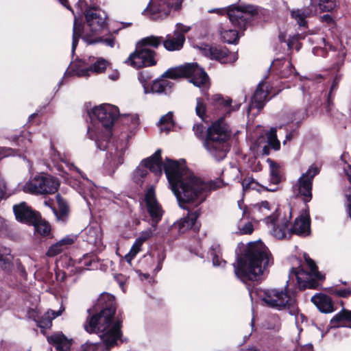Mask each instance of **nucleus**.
<instances>
[{
    "mask_svg": "<svg viewBox=\"0 0 351 351\" xmlns=\"http://www.w3.org/2000/svg\"><path fill=\"white\" fill-rule=\"evenodd\" d=\"M163 167L178 202L199 204L206 199L210 191L217 188L215 183H206L195 176L186 167L184 160L167 159Z\"/></svg>",
    "mask_w": 351,
    "mask_h": 351,
    "instance_id": "obj_1",
    "label": "nucleus"
},
{
    "mask_svg": "<svg viewBox=\"0 0 351 351\" xmlns=\"http://www.w3.org/2000/svg\"><path fill=\"white\" fill-rule=\"evenodd\" d=\"M114 298L104 293L97 304L88 310L89 315L84 324V329L88 333H96L107 348L114 346L121 341L122 321L115 317Z\"/></svg>",
    "mask_w": 351,
    "mask_h": 351,
    "instance_id": "obj_2",
    "label": "nucleus"
},
{
    "mask_svg": "<svg viewBox=\"0 0 351 351\" xmlns=\"http://www.w3.org/2000/svg\"><path fill=\"white\" fill-rule=\"evenodd\" d=\"M272 264L267 247L261 241L247 244L237 262L233 264L234 274L241 281L258 280L267 267Z\"/></svg>",
    "mask_w": 351,
    "mask_h": 351,
    "instance_id": "obj_3",
    "label": "nucleus"
},
{
    "mask_svg": "<svg viewBox=\"0 0 351 351\" xmlns=\"http://www.w3.org/2000/svg\"><path fill=\"white\" fill-rule=\"evenodd\" d=\"M292 218L291 208L288 206L283 213L273 215L266 218V225L271 234L276 239H282L295 234L307 236L311 232V220L308 215L304 213L297 217L293 225H290Z\"/></svg>",
    "mask_w": 351,
    "mask_h": 351,
    "instance_id": "obj_4",
    "label": "nucleus"
},
{
    "mask_svg": "<svg viewBox=\"0 0 351 351\" xmlns=\"http://www.w3.org/2000/svg\"><path fill=\"white\" fill-rule=\"evenodd\" d=\"M230 135L229 126L221 118L208 128L204 147L216 160H221L229 151L228 140Z\"/></svg>",
    "mask_w": 351,
    "mask_h": 351,
    "instance_id": "obj_5",
    "label": "nucleus"
},
{
    "mask_svg": "<svg viewBox=\"0 0 351 351\" xmlns=\"http://www.w3.org/2000/svg\"><path fill=\"white\" fill-rule=\"evenodd\" d=\"M162 77L169 79L189 77V82L194 86L208 89L210 86L209 78L206 73L196 63H188L185 65L167 70Z\"/></svg>",
    "mask_w": 351,
    "mask_h": 351,
    "instance_id": "obj_6",
    "label": "nucleus"
},
{
    "mask_svg": "<svg viewBox=\"0 0 351 351\" xmlns=\"http://www.w3.org/2000/svg\"><path fill=\"white\" fill-rule=\"evenodd\" d=\"M209 13L218 15L228 14L230 21L239 29H245L250 23L252 18L258 14L257 8L252 5L236 6L229 5L227 8H214L208 10Z\"/></svg>",
    "mask_w": 351,
    "mask_h": 351,
    "instance_id": "obj_7",
    "label": "nucleus"
},
{
    "mask_svg": "<svg viewBox=\"0 0 351 351\" xmlns=\"http://www.w3.org/2000/svg\"><path fill=\"white\" fill-rule=\"evenodd\" d=\"M57 178L45 173H40L30 178L21 189L26 193L32 195H49L55 193L59 187Z\"/></svg>",
    "mask_w": 351,
    "mask_h": 351,
    "instance_id": "obj_8",
    "label": "nucleus"
},
{
    "mask_svg": "<svg viewBox=\"0 0 351 351\" xmlns=\"http://www.w3.org/2000/svg\"><path fill=\"white\" fill-rule=\"evenodd\" d=\"M184 0H150L143 14L154 20H162L173 16L181 10Z\"/></svg>",
    "mask_w": 351,
    "mask_h": 351,
    "instance_id": "obj_9",
    "label": "nucleus"
},
{
    "mask_svg": "<svg viewBox=\"0 0 351 351\" xmlns=\"http://www.w3.org/2000/svg\"><path fill=\"white\" fill-rule=\"evenodd\" d=\"M304 258L310 271L308 272L303 269L293 270L291 276L292 278L295 277L300 287L314 289L318 285L315 279L323 280L324 276L317 271L315 263L311 258L305 256Z\"/></svg>",
    "mask_w": 351,
    "mask_h": 351,
    "instance_id": "obj_10",
    "label": "nucleus"
},
{
    "mask_svg": "<svg viewBox=\"0 0 351 351\" xmlns=\"http://www.w3.org/2000/svg\"><path fill=\"white\" fill-rule=\"evenodd\" d=\"M86 25L93 35L101 33L107 27V14L99 7L87 8L84 11Z\"/></svg>",
    "mask_w": 351,
    "mask_h": 351,
    "instance_id": "obj_11",
    "label": "nucleus"
},
{
    "mask_svg": "<svg viewBox=\"0 0 351 351\" xmlns=\"http://www.w3.org/2000/svg\"><path fill=\"white\" fill-rule=\"evenodd\" d=\"M256 294L267 305L279 309L285 307L290 300L289 295L283 289H258Z\"/></svg>",
    "mask_w": 351,
    "mask_h": 351,
    "instance_id": "obj_12",
    "label": "nucleus"
},
{
    "mask_svg": "<svg viewBox=\"0 0 351 351\" xmlns=\"http://www.w3.org/2000/svg\"><path fill=\"white\" fill-rule=\"evenodd\" d=\"M317 173L318 169L315 166H311L306 172L302 174L293 186L294 193L302 197L305 202H308L312 198V181Z\"/></svg>",
    "mask_w": 351,
    "mask_h": 351,
    "instance_id": "obj_13",
    "label": "nucleus"
},
{
    "mask_svg": "<svg viewBox=\"0 0 351 351\" xmlns=\"http://www.w3.org/2000/svg\"><path fill=\"white\" fill-rule=\"evenodd\" d=\"M156 53L150 49H145L136 46V50L132 53L125 61L126 64L134 68H141L156 64L155 59Z\"/></svg>",
    "mask_w": 351,
    "mask_h": 351,
    "instance_id": "obj_14",
    "label": "nucleus"
},
{
    "mask_svg": "<svg viewBox=\"0 0 351 351\" xmlns=\"http://www.w3.org/2000/svg\"><path fill=\"white\" fill-rule=\"evenodd\" d=\"M92 114L106 128L108 134H109L110 129L118 117L119 110L116 106L110 104H102L95 107L92 110Z\"/></svg>",
    "mask_w": 351,
    "mask_h": 351,
    "instance_id": "obj_15",
    "label": "nucleus"
},
{
    "mask_svg": "<svg viewBox=\"0 0 351 351\" xmlns=\"http://www.w3.org/2000/svg\"><path fill=\"white\" fill-rule=\"evenodd\" d=\"M155 173L156 176H161L162 173V165L161 162V151L157 150L151 157L143 160L134 172L136 179L145 177L148 173L147 169Z\"/></svg>",
    "mask_w": 351,
    "mask_h": 351,
    "instance_id": "obj_16",
    "label": "nucleus"
},
{
    "mask_svg": "<svg viewBox=\"0 0 351 351\" xmlns=\"http://www.w3.org/2000/svg\"><path fill=\"white\" fill-rule=\"evenodd\" d=\"M199 49L206 56L219 60L222 63L234 62L237 60L236 56L228 54V51L226 48L202 45L199 47Z\"/></svg>",
    "mask_w": 351,
    "mask_h": 351,
    "instance_id": "obj_17",
    "label": "nucleus"
},
{
    "mask_svg": "<svg viewBox=\"0 0 351 351\" xmlns=\"http://www.w3.org/2000/svg\"><path fill=\"white\" fill-rule=\"evenodd\" d=\"M145 201L147 210L152 218V223L157 224L162 217L163 210L156 198L155 192L152 188L149 189L145 194Z\"/></svg>",
    "mask_w": 351,
    "mask_h": 351,
    "instance_id": "obj_18",
    "label": "nucleus"
},
{
    "mask_svg": "<svg viewBox=\"0 0 351 351\" xmlns=\"http://www.w3.org/2000/svg\"><path fill=\"white\" fill-rule=\"evenodd\" d=\"M95 59L94 57H93V60L90 58V62H93L90 66L85 68H81L80 66H77L75 71L76 75L78 77H88L91 73L99 74L104 73L109 65V62L102 58H97L95 60Z\"/></svg>",
    "mask_w": 351,
    "mask_h": 351,
    "instance_id": "obj_19",
    "label": "nucleus"
},
{
    "mask_svg": "<svg viewBox=\"0 0 351 351\" xmlns=\"http://www.w3.org/2000/svg\"><path fill=\"white\" fill-rule=\"evenodd\" d=\"M13 211L16 219L19 221L28 224L34 222L38 215L25 202L15 204L13 206Z\"/></svg>",
    "mask_w": 351,
    "mask_h": 351,
    "instance_id": "obj_20",
    "label": "nucleus"
},
{
    "mask_svg": "<svg viewBox=\"0 0 351 351\" xmlns=\"http://www.w3.org/2000/svg\"><path fill=\"white\" fill-rule=\"evenodd\" d=\"M47 341L52 345L54 351H74L72 348V340L62 333H54L47 337Z\"/></svg>",
    "mask_w": 351,
    "mask_h": 351,
    "instance_id": "obj_21",
    "label": "nucleus"
},
{
    "mask_svg": "<svg viewBox=\"0 0 351 351\" xmlns=\"http://www.w3.org/2000/svg\"><path fill=\"white\" fill-rule=\"evenodd\" d=\"M315 12L316 8L311 3L308 7L293 10L291 12V16L299 26L306 27L307 24L306 19L313 16Z\"/></svg>",
    "mask_w": 351,
    "mask_h": 351,
    "instance_id": "obj_22",
    "label": "nucleus"
},
{
    "mask_svg": "<svg viewBox=\"0 0 351 351\" xmlns=\"http://www.w3.org/2000/svg\"><path fill=\"white\" fill-rule=\"evenodd\" d=\"M253 213L254 217H259L262 215L266 216L264 219L265 223H266V218L270 215H278L279 213H283L281 210L277 209L273 204L271 205L267 201H263L260 204H257L254 206Z\"/></svg>",
    "mask_w": 351,
    "mask_h": 351,
    "instance_id": "obj_23",
    "label": "nucleus"
},
{
    "mask_svg": "<svg viewBox=\"0 0 351 351\" xmlns=\"http://www.w3.org/2000/svg\"><path fill=\"white\" fill-rule=\"evenodd\" d=\"M311 302L323 313L333 311V304L330 297L322 293L315 294L311 298Z\"/></svg>",
    "mask_w": 351,
    "mask_h": 351,
    "instance_id": "obj_24",
    "label": "nucleus"
},
{
    "mask_svg": "<svg viewBox=\"0 0 351 351\" xmlns=\"http://www.w3.org/2000/svg\"><path fill=\"white\" fill-rule=\"evenodd\" d=\"M198 216L199 215L197 212H195L189 214L186 217L178 221L176 226H178L179 231L180 232H184L190 228H194V230H197L199 229V226L196 224V220Z\"/></svg>",
    "mask_w": 351,
    "mask_h": 351,
    "instance_id": "obj_25",
    "label": "nucleus"
},
{
    "mask_svg": "<svg viewBox=\"0 0 351 351\" xmlns=\"http://www.w3.org/2000/svg\"><path fill=\"white\" fill-rule=\"evenodd\" d=\"M330 323L332 327L347 326L351 328V311L342 309L332 318Z\"/></svg>",
    "mask_w": 351,
    "mask_h": 351,
    "instance_id": "obj_26",
    "label": "nucleus"
},
{
    "mask_svg": "<svg viewBox=\"0 0 351 351\" xmlns=\"http://www.w3.org/2000/svg\"><path fill=\"white\" fill-rule=\"evenodd\" d=\"M173 84L166 77L155 80L151 87L152 92L168 94L171 92Z\"/></svg>",
    "mask_w": 351,
    "mask_h": 351,
    "instance_id": "obj_27",
    "label": "nucleus"
},
{
    "mask_svg": "<svg viewBox=\"0 0 351 351\" xmlns=\"http://www.w3.org/2000/svg\"><path fill=\"white\" fill-rule=\"evenodd\" d=\"M185 41V36H171L167 35L165 40H162L163 45L165 48L168 51H176L180 50L182 47Z\"/></svg>",
    "mask_w": 351,
    "mask_h": 351,
    "instance_id": "obj_28",
    "label": "nucleus"
},
{
    "mask_svg": "<svg viewBox=\"0 0 351 351\" xmlns=\"http://www.w3.org/2000/svg\"><path fill=\"white\" fill-rule=\"evenodd\" d=\"M263 86L264 85L259 84L256 90L250 106V109L253 108L261 109L263 107L267 95Z\"/></svg>",
    "mask_w": 351,
    "mask_h": 351,
    "instance_id": "obj_29",
    "label": "nucleus"
},
{
    "mask_svg": "<svg viewBox=\"0 0 351 351\" xmlns=\"http://www.w3.org/2000/svg\"><path fill=\"white\" fill-rule=\"evenodd\" d=\"M221 38L223 42L232 44L238 40V32L237 29H229L225 25H221L219 29Z\"/></svg>",
    "mask_w": 351,
    "mask_h": 351,
    "instance_id": "obj_30",
    "label": "nucleus"
},
{
    "mask_svg": "<svg viewBox=\"0 0 351 351\" xmlns=\"http://www.w3.org/2000/svg\"><path fill=\"white\" fill-rule=\"evenodd\" d=\"M12 255L10 250L0 245V267L5 270H8L12 266Z\"/></svg>",
    "mask_w": 351,
    "mask_h": 351,
    "instance_id": "obj_31",
    "label": "nucleus"
},
{
    "mask_svg": "<svg viewBox=\"0 0 351 351\" xmlns=\"http://www.w3.org/2000/svg\"><path fill=\"white\" fill-rule=\"evenodd\" d=\"M162 42V37L156 36H150L145 38H143L141 40H139L136 45L138 47H143L145 49H149V47L157 48Z\"/></svg>",
    "mask_w": 351,
    "mask_h": 351,
    "instance_id": "obj_32",
    "label": "nucleus"
},
{
    "mask_svg": "<svg viewBox=\"0 0 351 351\" xmlns=\"http://www.w3.org/2000/svg\"><path fill=\"white\" fill-rule=\"evenodd\" d=\"M30 224L34 226L35 232L40 235L45 236L49 234L51 232L49 224L47 221L41 219L38 214L36 217L35 221L32 222Z\"/></svg>",
    "mask_w": 351,
    "mask_h": 351,
    "instance_id": "obj_33",
    "label": "nucleus"
},
{
    "mask_svg": "<svg viewBox=\"0 0 351 351\" xmlns=\"http://www.w3.org/2000/svg\"><path fill=\"white\" fill-rule=\"evenodd\" d=\"M86 241L93 245H97L101 241V231L98 227H89L85 230Z\"/></svg>",
    "mask_w": 351,
    "mask_h": 351,
    "instance_id": "obj_34",
    "label": "nucleus"
},
{
    "mask_svg": "<svg viewBox=\"0 0 351 351\" xmlns=\"http://www.w3.org/2000/svg\"><path fill=\"white\" fill-rule=\"evenodd\" d=\"M64 308L60 309L58 311L49 310L43 317L42 319L38 322V326L42 328H47L51 326L52 319L59 316Z\"/></svg>",
    "mask_w": 351,
    "mask_h": 351,
    "instance_id": "obj_35",
    "label": "nucleus"
},
{
    "mask_svg": "<svg viewBox=\"0 0 351 351\" xmlns=\"http://www.w3.org/2000/svg\"><path fill=\"white\" fill-rule=\"evenodd\" d=\"M125 149V147L123 146L120 149L117 147L114 152L111 151L109 153V157L110 158V162L113 167H117L123 162Z\"/></svg>",
    "mask_w": 351,
    "mask_h": 351,
    "instance_id": "obj_36",
    "label": "nucleus"
},
{
    "mask_svg": "<svg viewBox=\"0 0 351 351\" xmlns=\"http://www.w3.org/2000/svg\"><path fill=\"white\" fill-rule=\"evenodd\" d=\"M159 126L160 131L165 132H168L173 128V121L172 112H168L160 118Z\"/></svg>",
    "mask_w": 351,
    "mask_h": 351,
    "instance_id": "obj_37",
    "label": "nucleus"
},
{
    "mask_svg": "<svg viewBox=\"0 0 351 351\" xmlns=\"http://www.w3.org/2000/svg\"><path fill=\"white\" fill-rule=\"evenodd\" d=\"M210 254L212 256L213 264L215 267L221 266L223 267L226 265V261L220 257V247L218 245H214L210 250Z\"/></svg>",
    "mask_w": 351,
    "mask_h": 351,
    "instance_id": "obj_38",
    "label": "nucleus"
},
{
    "mask_svg": "<svg viewBox=\"0 0 351 351\" xmlns=\"http://www.w3.org/2000/svg\"><path fill=\"white\" fill-rule=\"evenodd\" d=\"M82 35V25L78 23V19L75 16L73 29V43L72 51L74 52L77 47L79 38Z\"/></svg>",
    "mask_w": 351,
    "mask_h": 351,
    "instance_id": "obj_39",
    "label": "nucleus"
},
{
    "mask_svg": "<svg viewBox=\"0 0 351 351\" xmlns=\"http://www.w3.org/2000/svg\"><path fill=\"white\" fill-rule=\"evenodd\" d=\"M266 135L267 138V143L274 150L280 149V141L277 139L276 129L271 128Z\"/></svg>",
    "mask_w": 351,
    "mask_h": 351,
    "instance_id": "obj_40",
    "label": "nucleus"
},
{
    "mask_svg": "<svg viewBox=\"0 0 351 351\" xmlns=\"http://www.w3.org/2000/svg\"><path fill=\"white\" fill-rule=\"evenodd\" d=\"M156 226L157 224L152 223V226L141 232L140 236L136 239V241L143 245L146 240L152 237L154 232L156 230Z\"/></svg>",
    "mask_w": 351,
    "mask_h": 351,
    "instance_id": "obj_41",
    "label": "nucleus"
},
{
    "mask_svg": "<svg viewBox=\"0 0 351 351\" xmlns=\"http://www.w3.org/2000/svg\"><path fill=\"white\" fill-rule=\"evenodd\" d=\"M212 101H213V104L217 106V107H220V106H223L224 108H229L230 107V104H231V99H229V98H223L221 95H214L213 97H212Z\"/></svg>",
    "mask_w": 351,
    "mask_h": 351,
    "instance_id": "obj_42",
    "label": "nucleus"
},
{
    "mask_svg": "<svg viewBox=\"0 0 351 351\" xmlns=\"http://www.w3.org/2000/svg\"><path fill=\"white\" fill-rule=\"evenodd\" d=\"M84 39L89 44L96 43L99 42H103L106 45L113 47L115 44V40L114 37H110L108 38L103 39L101 37H97L95 39H89L88 35L84 36Z\"/></svg>",
    "mask_w": 351,
    "mask_h": 351,
    "instance_id": "obj_43",
    "label": "nucleus"
},
{
    "mask_svg": "<svg viewBox=\"0 0 351 351\" xmlns=\"http://www.w3.org/2000/svg\"><path fill=\"white\" fill-rule=\"evenodd\" d=\"M267 162H269L270 165V174L272 182L274 183H278L280 180V177L278 165L270 159H267Z\"/></svg>",
    "mask_w": 351,
    "mask_h": 351,
    "instance_id": "obj_44",
    "label": "nucleus"
},
{
    "mask_svg": "<svg viewBox=\"0 0 351 351\" xmlns=\"http://www.w3.org/2000/svg\"><path fill=\"white\" fill-rule=\"evenodd\" d=\"M336 7V0H320L319 8L321 11L330 12Z\"/></svg>",
    "mask_w": 351,
    "mask_h": 351,
    "instance_id": "obj_45",
    "label": "nucleus"
},
{
    "mask_svg": "<svg viewBox=\"0 0 351 351\" xmlns=\"http://www.w3.org/2000/svg\"><path fill=\"white\" fill-rule=\"evenodd\" d=\"M142 245L135 241L134 243L132 246L130 252L125 256V260L128 263H131L132 260L135 256L141 251Z\"/></svg>",
    "mask_w": 351,
    "mask_h": 351,
    "instance_id": "obj_46",
    "label": "nucleus"
},
{
    "mask_svg": "<svg viewBox=\"0 0 351 351\" xmlns=\"http://www.w3.org/2000/svg\"><path fill=\"white\" fill-rule=\"evenodd\" d=\"M191 29V26L186 25L181 23H178L176 25V29L173 32V36H184V34L188 33Z\"/></svg>",
    "mask_w": 351,
    "mask_h": 351,
    "instance_id": "obj_47",
    "label": "nucleus"
},
{
    "mask_svg": "<svg viewBox=\"0 0 351 351\" xmlns=\"http://www.w3.org/2000/svg\"><path fill=\"white\" fill-rule=\"evenodd\" d=\"M102 346L101 343L86 342L82 345L79 351H101Z\"/></svg>",
    "mask_w": 351,
    "mask_h": 351,
    "instance_id": "obj_48",
    "label": "nucleus"
},
{
    "mask_svg": "<svg viewBox=\"0 0 351 351\" xmlns=\"http://www.w3.org/2000/svg\"><path fill=\"white\" fill-rule=\"evenodd\" d=\"M63 251L64 249L61 247L59 243L57 242L56 243L50 246L46 254L47 256L53 257L60 254Z\"/></svg>",
    "mask_w": 351,
    "mask_h": 351,
    "instance_id": "obj_49",
    "label": "nucleus"
},
{
    "mask_svg": "<svg viewBox=\"0 0 351 351\" xmlns=\"http://www.w3.org/2000/svg\"><path fill=\"white\" fill-rule=\"evenodd\" d=\"M196 114L202 119L206 112V105L202 98L197 99V105L195 107Z\"/></svg>",
    "mask_w": 351,
    "mask_h": 351,
    "instance_id": "obj_50",
    "label": "nucleus"
},
{
    "mask_svg": "<svg viewBox=\"0 0 351 351\" xmlns=\"http://www.w3.org/2000/svg\"><path fill=\"white\" fill-rule=\"evenodd\" d=\"M76 239L75 236L68 235L59 241L58 243L64 250H66L69 246L72 245Z\"/></svg>",
    "mask_w": 351,
    "mask_h": 351,
    "instance_id": "obj_51",
    "label": "nucleus"
},
{
    "mask_svg": "<svg viewBox=\"0 0 351 351\" xmlns=\"http://www.w3.org/2000/svg\"><path fill=\"white\" fill-rule=\"evenodd\" d=\"M241 184H242L243 190L245 192L250 189H254L256 186V183H255L254 180L251 178H245L242 181Z\"/></svg>",
    "mask_w": 351,
    "mask_h": 351,
    "instance_id": "obj_52",
    "label": "nucleus"
},
{
    "mask_svg": "<svg viewBox=\"0 0 351 351\" xmlns=\"http://www.w3.org/2000/svg\"><path fill=\"white\" fill-rule=\"evenodd\" d=\"M254 230L253 226L251 222H247L244 225L239 226V231L241 234H251Z\"/></svg>",
    "mask_w": 351,
    "mask_h": 351,
    "instance_id": "obj_53",
    "label": "nucleus"
},
{
    "mask_svg": "<svg viewBox=\"0 0 351 351\" xmlns=\"http://www.w3.org/2000/svg\"><path fill=\"white\" fill-rule=\"evenodd\" d=\"M263 143V138H258L257 141V143H256L257 147H258V149H262L263 154L268 155L269 153V148L265 143Z\"/></svg>",
    "mask_w": 351,
    "mask_h": 351,
    "instance_id": "obj_54",
    "label": "nucleus"
},
{
    "mask_svg": "<svg viewBox=\"0 0 351 351\" xmlns=\"http://www.w3.org/2000/svg\"><path fill=\"white\" fill-rule=\"evenodd\" d=\"M335 294L343 298H346L351 294V290L346 289H336L334 291Z\"/></svg>",
    "mask_w": 351,
    "mask_h": 351,
    "instance_id": "obj_55",
    "label": "nucleus"
},
{
    "mask_svg": "<svg viewBox=\"0 0 351 351\" xmlns=\"http://www.w3.org/2000/svg\"><path fill=\"white\" fill-rule=\"evenodd\" d=\"M193 130L197 137H202L203 136L204 128L202 124L194 125Z\"/></svg>",
    "mask_w": 351,
    "mask_h": 351,
    "instance_id": "obj_56",
    "label": "nucleus"
},
{
    "mask_svg": "<svg viewBox=\"0 0 351 351\" xmlns=\"http://www.w3.org/2000/svg\"><path fill=\"white\" fill-rule=\"evenodd\" d=\"M286 68L288 69V71L286 72L285 71H283L281 73L282 76L283 77H288L291 73H292L293 72V70H294V68L293 67V65L291 64V63L289 61H287L286 62V65H285Z\"/></svg>",
    "mask_w": 351,
    "mask_h": 351,
    "instance_id": "obj_57",
    "label": "nucleus"
},
{
    "mask_svg": "<svg viewBox=\"0 0 351 351\" xmlns=\"http://www.w3.org/2000/svg\"><path fill=\"white\" fill-rule=\"evenodd\" d=\"M313 345L310 344V343L305 344L303 346L298 345L295 348L296 351H313Z\"/></svg>",
    "mask_w": 351,
    "mask_h": 351,
    "instance_id": "obj_58",
    "label": "nucleus"
},
{
    "mask_svg": "<svg viewBox=\"0 0 351 351\" xmlns=\"http://www.w3.org/2000/svg\"><path fill=\"white\" fill-rule=\"evenodd\" d=\"M56 198H57V202L58 203L60 208L63 212H64L66 208V202L64 201V199L60 195H57Z\"/></svg>",
    "mask_w": 351,
    "mask_h": 351,
    "instance_id": "obj_59",
    "label": "nucleus"
},
{
    "mask_svg": "<svg viewBox=\"0 0 351 351\" xmlns=\"http://www.w3.org/2000/svg\"><path fill=\"white\" fill-rule=\"evenodd\" d=\"M5 184L2 178L0 176V199L3 198L5 193Z\"/></svg>",
    "mask_w": 351,
    "mask_h": 351,
    "instance_id": "obj_60",
    "label": "nucleus"
},
{
    "mask_svg": "<svg viewBox=\"0 0 351 351\" xmlns=\"http://www.w3.org/2000/svg\"><path fill=\"white\" fill-rule=\"evenodd\" d=\"M347 200V211L349 217L351 218V194L348 195Z\"/></svg>",
    "mask_w": 351,
    "mask_h": 351,
    "instance_id": "obj_61",
    "label": "nucleus"
},
{
    "mask_svg": "<svg viewBox=\"0 0 351 351\" xmlns=\"http://www.w3.org/2000/svg\"><path fill=\"white\" fill-rule=\"evenodd\" d=\"M130 117L132 123H133L134 125L138 124L139 119H138V116L137 114H131V115H130Z\"/></svg>",
    "mask_w": 351,
    "mask_h": 351,
    "instance_id": "obj_62",
    "label": "nucleus"
},
{
    "mask_svg": "<svg viewBox=\"0 0 351 351\" xmlns=\"http://www.w3.org/2000/svg\"><path fill=\"white\" fill-rule=\"evenodd\" d=\"M271 319L274 322V325L273 326H269V328L271 329H278L279 328V319L278 317H272Z\"/></svg>",
    "mask_w": 351,
    "mask_h": 351,
    "instance_id": "obj_63",
    "label": "nucleus"
},
{
    "mask_svg": "<svg viewBox=\"0 0 351 351\" xmlns=\"http://www.w3.org/2000/svg\"><path fill=\"white\" fill-rule=\"evenodd\" d=\"M68 166H69V169H70V170H74V171H76L77 172H78V173L82 176V178H84V176H83V175L82 174V172L80 171V169H79L77 167H76L75 166H74L73 164H71V165H69V164H68Z\"/></svg>",
    "mask_w": 351,
    "mask_h": 351,
    "instance_id": "obj_64",
    "label": "nucleus"
}]
</instances>
